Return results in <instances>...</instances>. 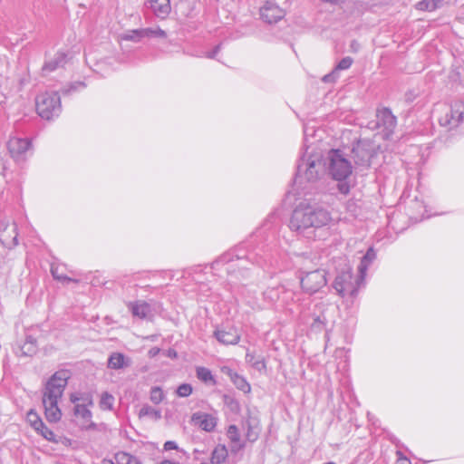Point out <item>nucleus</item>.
Wrapping results in <instances>:
<instances>
[{
    "instance_id": "obj_1",
    "label": "nucleus",
    "mask_w": 464,
    "mask_h": 464,
    "mask_svg": "<svg viewBox=\"0 0 464 464\" xmlns=\"http://www.w3.org/2000/svg\"><path fill=\"white\" fill-rule=\"evenodd\" d=\"M331 220V214L325 208L301 202L292 213L289 227L298 235L310 237L314 229L327 226Z\"/></svg>"
},
{
    "instance_id": "obj_2",
    "label": "nucleus",
    "mask_w": 464,
    "mask_h": 464,
    "mask_svg": "<svg viewBox=\"0 0 464 464\" xmlns=\"http://www.w3.org/2000/svg\"><path fill=\"white\" fill-rule=\"evenodd\" d=\"M69 378L70 373L67 370H60L51 376L44 386L42 401L45 418L49 422L55 423L62 418L58 401L63 394Z\"/></svg>"
},
{
    "instance_id": "obj_3",
    "label": "nucleus",
    "mask_w": 464,
    "mask_h": 464,
    "mask_svg": "<svg viewBox=\"0 0 464 464\" xmlns=\"http://www.w3.org/2000/svg\"><path fill=\"white\" fill-rule=\"evenodd\" d=\"M251 262L256 264L259 266L266 265V260L255 251H248L246 256H241L239 253H236L235 250L224 253L218 258H217L211 265V268L218 270L221 266H226V271L228 274L235 272V267L238 268V273L244 276L245 263Z\"/></svg>"
},
{
    "instance_id": "obj_4",
    "label": "nucleus",
    "mask_w": 464,
    "mask_h": 464,
    "mask_svg": "<svg viewBox=\"0 0 464 464\" xmlns=\"http://www.w3.org/2000/svg\"><path fill=\"white\" fill-rule=\"evenodd\" d=\"M363 283L364 280H359V274L353 276L352 267L345 259L339 262L336 267V276L333 282V288L340 296L355 297Z\"/></svg>"
},
{
    "instance_id": "obj_5",
    "label": "nucleus",
    "mask_w": 464,
    "mask_h": 464,
    "mask_svg": "<svg viewBox=\"0 0 464 464\" xmlns=\"http://www.w3.org/2000/svg\"><path fill=\"white\" fill-rule=\"evenodd\" d=\"M302 260L298 270L301 288L304 293L314 295L327 284L326 272L318 268L309 270L313 268L310 266L312 260L307 257H303Z\"/></svg>"
},
{
    "instance_id": "obj_6",
    "label": "nucleus",
    "mask_w": 464,
    "mask_h": 464,
    "mask_svg": "<svg viewBox=\"0 0 464 464\" xmlns=\"http://www.w3.org/2000/svg\"><path fill=\"white\" fill-rule=\"evenodd\" d=\"M324 166L319 155L303 154L297 162L295 182L302 185L304 181H316L324 173Z\"/></svg>"
},
{
    "instance_id": "obj_7",
    "label": "nucleus",
    "mask_w": 464,
    "mask_h": 464,
    "mask_svg": "<svg viewBox=\"0 0 464 464\" xmlns=\"http://www.w3.org/2000/svg\"><path fill=\"white\" fill-rule=\"evenodd\" d=\"M35 102L38 115L44 120L58 117L62 111L61 97L56 92L39 94Z\"/></svg>"
},
{
    "instance_id": "obj_8",
    "label": "nucleus",
    "mask_w": 464,
    "mask_h": 464,
    "mask_svg": "<svg viewBox=\"0 0 464 464\" xmlns=\"http://www.w3.org/2000/svg\"><path fill=\"white\" fill-rule=\"evenodd\" d=\"M376 154L375 144L370 140H358L351 150V157L358 167L368 168Z\"/></svg>"
},
{
    "instance_id": "obj_9",
    "label": "nucleus",
    "mask_w": 464,
    "mask_h": 464,
    "mask_svg": "<svg viewBox=\"0 0 464 464\" xmlns=\"http://www.w3.org/2000/svg\"><path fill=\"white\" fill-rule=\"evenodd\" d=\"M329 173L336 180H344L352 173V165L343 158L339 150H331L328 153Z\"/></svg>"
},
{
    "instance_id": "obj_10",
    "label": "nucleus",
    "mask_w": 464,
    "mask_h": 464,
    "mask_svg": "<svg viewBox=\"0 0 464 464\" xmlns=\"http://www.w3.org/2000/svg\"><path fill=\"white\" fill-rule=\"evenodd\" d=\"M370 124L371 129L379 130L388 140L395 130L397 119L390 109L384 107L377 110L376 120Z\"/></svg>"
},
{
    "instance_id": "obj_11",
    "label": "nucleus",
    "mask_w": 464,
    "mask_h": 464,
    "mask_svg": "<svg viewBox=\"0 0 464 464\" xmlns=\"http://www.w3.org/2000/svg\"><path fill=\"white\" fill-rule=\"evenodd\" d=\"M439 123L448 130H454L464 123V102H453L445 114L440 117Z\"/></svg>"
},
{
    "instance_id": "obj_12",
    "label": "nucleus",
    "mask_w": 464,
    "mask_h": 464,
    "mask_svg": "<svg viewBox=\"0 0 464 464\" xmlns=\"http://www.w3.org/2000/svg\"><path fill=\"white\" fill-rule=\"evenodd\" d=\"M7 149L12 159L21 163L26 160L33 149L31 140L28 138L12 137L7 142Z\"/></svg>"
},
{
    "instance_id": "obj_13",
    "label": "nucleus",
    "mask_w": 464,
    "mask_h": 464,
    "mask_svg": "<svg viewBox=\"0 0 464 464\" xmlns=\"http://www.w3.org/2000/svg\"><path fill=\"white\" fill-rule=\"evenodd\" d=\"M166 32L160 27L128 30L120 35L122 41L140 43L145 38H165Z\"/></svg>"
},
{
    "instance_id": "obj_14",
    "label": "nucleus",
    "mask_w": 464,
    "mask_h": 464,
    "mask_svg": "<svg viewBox=\"0 0 464 464\" xmlns=\"http://www.w3.org/2000/svg\"><path fill=\"white\" fill-rule=\"evenodd\" d=\"M213 335L219 343L224 345L237 344L241 338L237 328L233 325L217 327Z\"/></svg>"
},
{
    "instance_id": "obj_15",
    "label": "nucleus",
    "mask_w": 464,
    "mask_h": 464,
    "mask_svg": "<svg viewBox=\"0 0 464 464\" xmlns=\"http://www.w3.org/2000/svg\"><path fill=\"white\" fill-rule=\"evenodd\" d=\"M294 296V292L288 289H285L283 285H278L276 287H269L263 293L264 300L268 303V304H274L277 301L282 300L284 303H287L289 299H292Z\"/></svg>"
},
{
    "instance_id": "obj_16",
    "label": "nucleus",
    "mask_w": 464,
    "mask_h": 464,
    "mask_svg": "<svg viewBox=\"0 0 464 464\" xmlns=\"http://www.w3.org/2000/svg\"><path fill=\"white\" fill-rule=\"evenodd\" d=\"M261 18L267 24H276L285 15V11L273 2H266L260 8Z\"/></svg>"
},
{
    "instance_id": "obj_17",
    "label": "nucleus",
    "mask_w": 464,
    "mask_h": 464,
    "mask_svg": "<svg viewBox=\"0 0 464 464\" xmlns=\"http://www.w3.org/2000/svg\"><path fill=\"white\" fill-rule=\"evenodd\" d=\"M191 421L201 430L211 432L218 424V419L212 414L198 411L192 414Z\"/></svg>"
},
{
    "instance_id": "obj_18",
    "label": "nucleus",
    "mask_w": 464,
    "mask_h": 464,
    "mask_svg": "<svg viewBox=\"0 0 464 464\" xmlns=\"http://www.w3.org/2000/svg\"><path fill=\"white\" fill-rule=\"evenodd\" d=\"M127 306L134 317L147 319L151 314V306L145 301L129 302Z\"/></svg>"
},
{
    "instance_id": "obj_19",
    "label": "nucleus",
    "mask_w": 464,
    "mask_h": 464,
    "mask_svg": "<svg viewBox=\"0 0 464 464\" xmlns=\"http://www.w3.org/2000/svg\"><path fill=\"white\" fill-rule=\"evenodd\" d=\"M130 359L121 353H112L107 362V367L111 370H121L130 365Z\"/></svg>"
},
{
    "instance_id": "obj_20",
    "label": "nucleus",
    "mask_w": 464,
    "mask_h": 464,
    "mask_svg": "<svg viewBox=\"0 0 464 464\" xmlns=\"http://www.w3.org/2000/svg\"><path fill=\"white\" fill-rule=\"evenodd\" d=\"M376 258V252L373 247L368 248L365 255L362 257L360 265L358 266L359 280H364L366 272L371 264Z\"/></svg>"
},
{
    "instance_id": "obj_21",
    "label": "nucleus",
    "mask_w": 464,
    "mask_h": 464,
    "mask_svg": "<svg viewBox=\"0 0 464 464\" xmlns=\"http://www.w3.org/2000/svg\"><path fill=\"white\" fill-rule=\"evenodd\" d=\"M222 372L226 373L231 380V382L235 384V386L244 392H249L251 388L250 384L246 382V380L239 375L237 372H234L233 370L229 368H223Z\"/></svg>"
},
{
    "instance_id": "obj_22",
    "label": "nucleus",
    "mask_w": 464,
    "mask_h": 464,
    "mask_svg": "<svg viewBox=\"0 0 464 464\" xmlns=\"http://www.w3.org/2000/svg\"><path fill=\"white\" fill-rule=\"evenodd\" d=\"M150 8L153 13L160 18H165L170 13L169 0H150Z\"/></svg>"
},
{
    "instance_id": "obj_23",
    "label": "nucleus",
    "mask_w": 464,
    "mask_h": 464,
    "mask_svg": "<svg viewBox=\"0 0 464 464\" xmlns=\"http://www.w3.org/2000/svg\"><path fill=\"white\" fill-rule=\"evenodd\" d=\"M227 435L232 443L231 450L233 452H238L245 448L246 445L241 441L240 433L236 425H230L228 427Z\"/></svg>"
},
{
    "instance_id": "obj_24",
    "label": "nucleus",
    "mask_w": 464,
    "mask_h": 464,
    "mask_svg": "<svg viewBox=\"0 0 464 464\" xmlns=\"http://www.w3.org/2000/svg\"><path fill=\"white\" fill-rule=\"evenodd\" d=\"M66 57L64 53H57L51 61L44 63L43 71L53 72L59 67H63L66 63Z\"/></svg>"
},
{
    "instance_id": "obj_25",
    "label": "nucleus",
    "mask_w": 464,
    "mask_h": 464,
    "mask_svg": "<svg viewBox=\"0 0 464 464\" xmlns=\"http://www.w3.org/2000/svg\"><path fill=\"white\" fill-rule=\"evenodd\" d=\"M139 418H149L153 420H159L161 419V411L149 404H144L139 411Z\"/></svg>"
},
{
    "instance_id": "obj_26",
    "label": "nucleus",
    "mask_w": 464,
    "mask_h": 464,
    "mask_svg": "<svg viewBox=\"0 0 464 464\" xmlns=\"http://www.w3.org/2000/svg\"><path fill=\"white\" fill-rule=\"evenodd\" d=\"M227 458V450L225 446H217L211 454L210 464H222Z\"/></svg>"
},
{
    "instance_id": "obj_27",
    "label": "nucleus",
    "mask_w": 464,
    "mask_h": 464,
    "mask_svg": "<svg viewBox=\"0 0 464 464\" xmlns=\"http://www.w3.org/2000/svg\"><path fill=\"white\" fill-rule=\"evenodd\" d=\"M112 460L115 464H140V460L136 457L124 451L117 452Z\"/></svg>"
},
{
    "instance_id": "obj_28",
    "label": "nucleus",
    "mask_w": 464,
    "mask_h": 464,
    "mask_svg": "<svg viewBox=\"0 0 464 464\" xmlns=\"http://www.w3.org/2000/svg\"><path fill=\"white\" fill-rule=\"evenodd\" d=\"M246 361L250 363L256 370L261 372L266 369V362L263 357H256L255 354L247 352L246 354Z\"/></svg>"
},
{
    "instance_id": "obj_29",
    "label": "nucleus",
    "mask_w": 464,
    "mask_h": 464,
    "mask_svg": "<svg viewBox=\"0 0 464 464\" xmlns=\"http://www.w3.org/2000/svg\"><path fill=\"white\" fill-rule=\"evenodd\" d=\"M114 401L115 399L113 395L108 392H104L101 395L99 405L102 411H111L113 409Z\"/></svg>"
},
{
    "instance_id": "obj_30",
    "label": "nucleus",
    "mask_w": 464,
    "mask_h": 464,
    "mask_svg": "<svg viewBox=\"0 0 464 464\" xmlns=\"http://www.w3.org/2000/svg\"><path fill=\"white\" fill-rule=\"evenodd\" d=\"M87 404L85 403H76L74 406V414L77 417H81L85 421H90L92 419V412L88 409Z\"/></svg>"
},
{
    "instance_id": "obj_31",
    "label": "nucleus",
    "mask_w": 464,
    "mask_h": 464,
    "mask_svg": "<svg viewBox=\"0 0 464 464\" xmlns=\"http://www.w3.org/2000/svg\"><path fill=\"white\" fill-rule=\"evenodd\" d=\"M196 374H197L198 379H199L201 382H208L212 381L213 382H215L214 376H213L211 371L206 367H203V366L197 367Z\"/></svg>"
},
{
    "instance_id": "obj_32",
    "label": "nucleus",
    "mask_w": 464,
    "mask_h": 464,
    "mask_svg": "<svg viewBox=\"0 0 464 464\" xmlns=\"http://www.w3.org/2000/svg\"><path fill=\"white\" fill-rule=\"evenodd\" d=\"M165 398L162 389L159 386H154L150 392V400L155 403L160 404Z\"/></svg>"
},
{
    "instance_id": "obj_33",
    "label": "nucleus",
    "mask_w": 464,
    "mask_h": 464,
    "mask_svg": "<svg viewBox=\"0 0 464 464\" xmlns=\"http://www.w3.org/2000/svg\"><path fill=\"white\" fill-rule=\"evenodd\" d=\"M85 83L83 82H74L70 83L68 86L63 87L61 90V92L63 96L69 95L72 92L81 91L85 88Z\"/></svg>"
},
{
    "instance_id": "obj_34",
    "label": "nucleus",
    "mask_w": 464,
    "mask_h": 464,
    "mask_svg": "<svg viewBox=\"0 0 464 464\" xmlns=\"http://www.w3.org/2000/svg\"><path fill=\"white\" fill-rule=\"evenodd\" d=\"M85 83L83 82H74L70 83L68 86L63 87L61 90V92L63 96L69 95L72 92L81 91L85 88Z\"/></svg>"
},
{
    "instance_id": "obj_35",
    "label": "nucleus",
    "mask_w": 464,
    "mask_h": 464,
    "mask_svg": "<svg viewBox=\"0 0 464 464\" xmlns=\"http://www.w3.org/2000/svg\"><path fill=\"white\" fill-rule=\"evenodd\" d=\"M326 317L324 314L314 315L311 323V329L314 332H321L326 324Z\"/></svg>"
},
{
    "instance_id": "obj_36",
    "label": "nucleus",
    "mask_w": 464,
    "mask_h": 464,
    "mask_svg": "<svg viewBox=\"0 0 464 464\" xmlns=\"http://www.w3.org/2000/svg\"><path fill=\"white\" fill-rule=\"evenodd\" d=\"M27 420L35 430H39V428H43L44 422L42 419L39 417V415L34 410H31L27 413Z\"/></svg>"
},
{
    "instance_id": "obj_37",
    "label": "nucleus",
    "mask_w": 464,
    "mask_h": 464,
    "mask_svg": "<svg viewBox=\"0 0 464 464\" xmlns=\"http://www.w3.org/2000/svg\"><path fill=\"white\" fill-rule=\"evenodd\" d=\"M416 8L420 11L432 12L438 9L434 0H421L417 3Z\"/></svg>"
},
{
    "instance_id": "obj_38",
    "label": "nucleus",
    "mask_w": 464,
    "mask_h": 464,
    "mask_svg": "<svg viewBox=\"0 0 464 464\" xmlns=\"http://www.w3.org/2000/svg\"><path fill=\"white\" fill-rule=\"evenodd\" d=\"M353 63V59L350 56L343 57L341 61L335 65L334 68L336 72L339 73V71L349 69Z\"/></svg>"
},
{
    "instance_id": "obj_39",
    "label": "nucleus",
    "mask_w": 464,
    "mask_h": 464,
    "mask_svg": "<svg viewBox=\"0 0 464 464\" xmlns=\"http://www.w3.org/2000/svg\"><path fill=\"white\" fill-rule=\"evenodd\" d=\"M37 432H39L44 439H46L49 441H55V435L52 430L47 428L44 423H43V428H39V430H36Z\"/></svg>"
},
{
    "instance_id": "obj_40",
    "label": "nucleus",
    "mask_w": 464,
    "mask_h": 464,
    "mask_svg": "<svg viewBox=\"0 0 464 464\" xmlns=\"http://www.w3.org/2000/svg\"><path fill=\"white\" fill-rule=\"evenodd\" d=\"M193 388L188 383H182L177 389V394L179 397H188L192 393Z\"/></svg>"
},
{
    "instance_id": "obj_41",
    "label": "nucleus",
    "mask_w": 464,
    "mask_h": 464,
    "mask_svg": "<svg viewBox=\"0 0 464 464\" xmlns=\"http://www.w3.org/2000/svg\"><path fill=\"white\" fill-rule=\"evenodd\" d=\"M51 273L54 279L63 281V282H71L73 281L72 278L64 276L63 274L60 273L58 266H52L51 267Z\"/></svg>"
},
{
    "instance_id": "obj_42",
    "label": "nucleus",
    "mask_w": 464,
    "mask_h": 464,
    "mask_svg": "<svg viewBox=\"0 0 464 464\" xmlns=\"http://www.w3.org/2000/svg\"><path fill=\"white\" fill-rule=\"evenodd\" d=\"M36 341L34 337L32 336H28L26 338V342L23 347V349L25 348V346L29 345L28 349H27V352H24L25 354H31V353H35V350H36Z\"/></svg>"
},
{
    "instance_id": "obj_43",
    "label": "nucleus",
    "mask_w": 464,
    "mask_h": 464,
    "mask_svg": "<svg viewBox=\"0 0 464 464\" xmlns=\"http://www.w3.org/2000/svg\"><path fill=\"white\" fill-rule=\"evenodd\" d=\"M338 181H339V183L337 185V188H338L339 192L343 195H347L351 189L350 184L346 181V179L338 180Z\"/></svg>"
},
{
    "instance_id": "obj_44",
    "label": "nucleus",
    "mask_w": 464,
    "mask_h": 464,
    "mask_svg": "<svg viewBox=\"0 0 464 464\" xmlns=\"http://www.w3.org/2000/svg\"><path fill=\"white\" fill-rule=\"evenodd\" d=\"M339 78V73L334 69L331 72L325 74L322 81L324 82H334Z\"/></svg>"
},
{
    "instance_id": "obj_45",
    "label": "nucleus",
    "mask_w": 464,
    "mask_h": 464,
    "mask_svg": "<svg viewBox=\"0 0 464 464\" xmlns=\"http://www.w3.org/2000/svg\"><path fill=\"white\" fill-rule=\"evenodd\" d=\"M246 437L248 441L255 442L258 438V432L255 431L250 424H248Z\"/></svg>"
},
{
    "instance_id": "obj_46",
    "label": "nucleus",
    "mask_w": 464,
    "mask_h": 464,
    "mask_svg": "<svg viewBox=\"0 0 464 464\" xmlns=\"http://www.w3.org/2000/svg\"><path fill=\"white\" fill-rule=\"evenodd\" d=\"M80 401H82V403H85L87 405H92V396L90 393H81L80 394Z\"/></svg>"
},
{
    "instance_id": "obj_47",
    "label": "nucleus",
    "mask_w": 464,
    "mask_h": 464,
    "mask_svg": "<svg viewBox=\"0 0 464 464\" xmlns=\"http://www.w3.org/2000/svg\"><path fill=\"white\" fill-rule=\"evenodd\" d=\"M221 49V44H218L214 47V49L208 53H207L206 57L208 59H215L217 54L219 53Z\"/></svg>"
},
{
    "instance_id": "obj_48",
    "label": "nucleus",
    "mask_w": 464,
    "mask_h": 464,
    "mask_svg": "<svg viewBox=\"0 0 464 464\" xmlns=\"http://www.w3.org/2000/svg\"><path fill=\"white\" fill-rule=\"evenodd\" d=\"M176 449H178V445L175 441L169 440V441H166L164 444V450H176Z\"/></svg>"
},
{
    "instance_id": "obj_49",
    "label": "nucleus",
    "mask_w": 464,
    "mask_h": 464,
    "mask_svg": "<svg viewBox=\"0 0 464 464\" xmlns=\"http://www.w3.org/2000/svg\"><path fill=\"white\" fill-rule=\"evenodd\" d=\"M398 459L396 464H411L410 460L407 458L401 456V451H397Z\"/></svg>"
},
{
    "instance_id": "obj_50",
    "label": "nucleus",
    "mask_w": 464,
    "mask_h": 464,
    "mask_svg": "<svg viewBox=\"0 0 464 464\" xmlns=\"http://www.w3.org/2000/svg\"><path fill=\"white\" fill-rule=\"evenodd\" d=\"M160 352V349L158 348V347H152L151 349L149 350L148 352V354L150 358H153L155 357L156 355H158Z\"/></svg>"
},
{
    "instance_id": "obj_51",
    "label": "nucleus",
    "mask_w": 464,
    "mask_h": 464,
    "mask_svg": "<svg viewBox=\"0 0 464 464\" xmlns=\"http://www.w3.org/2000/svg\"><path fill=\"white\" fill-rule=\"evenodd\" d=\"M167 356L171 359H176L178 357V353L176 350L170 348L167 351Z\"/></svg>"
},
{
    "instance_id": "obj_52",
    "label": "nucleus",
    "mask_w": 464,
    "mask_h": 464,
    "mask_svg": "<svg viewBox=\"0 0 464 464\" xmlns=\"http://www.w3.org/2000/svg\"><path fill=\"white\" fill-rule=\"evenodd\" d=\"M70 400L72 403H76V402L80 401V394L72 393L70 396Z\"/></svg>"
},
{
    "instance_id": "obj_53",
    "label": "nucleus",
    "mask_w": 464,
    "mask_h": 464,
    "mask_svg": "<svg viewBox=\"0 0 464 464\" xmlns=\"http://www.w3.org/2000/svg\"><path fill=\"white\" fill-rule=\"evenodd\" d=\"M444 1L445 0H434L435 4L438 5V9L443 5Z\"/></svg>"
},
{
    "instance_id": "obj_54",
    "label": "nucleus",
    "mask_w": 464,
    "mask_h": 464,
    "mask_svg": "<svg viewBox=\"0 0 464 464\" xmlns=\"http://www.w3.org/2000/svg\"><path fill=\"white\" fill-rule=\"evenodd\" d=\"M13 241H14V246H16L18 244L17 243V237H16V235L14 237Z\"/></svg>"
},
{
    "instance_id": "obj_55",
    "label": "nucleus",
    "mask_w": 464,
    "mask_h": 464,
    "mask_svg": "<svg viewBox=\"0 0 464 464\" xmlns=\"http://www.w3.org/2000/svg\"><path fill=\"white\" fill-rule=\"evenodd\" d=\"M103 464H115L113 460H105Z\"/></svg>"
},
{
    "instance_id": "obj_56",
    "label": "nucleus",
    "mask_w": 464,
    "mask_h": 464,
    "mask_svg": "<svg viewBox=\"0 0 464 464\" xmlns=\"http://www.w3.org/2000/svg\"><path fill=\"white\" fill-rule=\"evenodd\" d=\"M325 2L335 4L338 0H324Z\"/></svg>"
},
{
    "instance_id": "obj_57",
    "label": "nucleus",
    "mask_w": 464,
    "mask_h": 464,
    "mask_svg": "<svg viewBox=\"0 0 464 464\" xmlns=\"http://www.w3.org/2000/svg\"><path fill=\"white\" fill-rule=\"evenodd\" d=\"M355 44V41H353L352 44H353V47H356V44Z\"/></svg>"
},
{
    "instance_id": "obj_58",
    "label": "nucleus",
    "mask_w": 464,
    "mask_h": 464,
    "mask_svg": "<svg viewBox=\"0 0 464 464\" xmlns=\"http://www.w3.org/2000/svg\"><path fill=\"white\" fill-rule=\"evenodd\" d=\"M355 44V41H353L352 44H353V47H356V44Z\"/></svg>"
},
{
    "instance_id": "obj_59",
    "label": "nucleus",
    "mask_w": 464,
    "mask_h": 464,
    "mask_svg": "<svg viewBox=\"0 0 464 464\" xmlns=\"http://www.w3.org/2000/svg\"><path fill=\"white\" fill-rule=\"evenodd\" d=\"M355 44V41H353L352 44H353V47H356V44Z\"/></svg>"
},
{
    "instance_id": "obj_60",
    "label": "nucleus",
    "mask_w": 464,
    "mask_h": 464,
    "mask_svg": "<svg viewBox=\"0 0 464 464\" xmlns=\"http://www.w3.org/2000/svg\"><path fill=\"white\" fill-rule=\"evenodd\" d=\"M0 237H2V238H4V237H5L4 233L0 234Z\"/></svg>"
},
{
    "instance_id": "obj_61",
    "label": "nucleus",
    "mask_w": 464,
    "mask_h": 464,
    "mask_svg": "<svg viewBox=\"0 0 464 464\" xmlns=\"http://www.w3.org/2000/svg\"><path fill=\"white\" fill-rule=\"evenodd\" d=\"M324 464H335L334 462H327V463H324Z\"/></svg>"
}]
</instances>
